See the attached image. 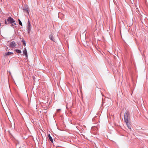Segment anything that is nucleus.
Returning <instances> with one entry per match:
<instances>
[{"mask_svg": "<svg viewBox=\"0 0 148 148\" xmlns=\"http://www.w3.org/2000/svg\"><path fill=\"white\" fill-rule=\"evenodd\" d=\"M130 113L129 111H126L124 114V119L125 123L128 121V119L129 118Z\"/></svg>", "mask_w": 148, "mask_h": 148, "instance_id": "f257e3e1", "label": "nucleus"}, {"mask_svg": "<svg viewBox=\"0 0 148 148\" xmlns=\"http://www.w3.org/2000/svg\"><path fill=\"white\" fill-rule=\"evenodd\" d=\"M8 22L10 23H12L15 22V21L13 18L11 17H9L8 18L7 20H5V24H8Z\"/></svg>", "mask_w": 148, "mask_h": 148, "instance_id": "f03ea898", "label": "nucleus"}, {"mask_svg": "<svg viewBox=\"0 0 148 148\" xmlns=\"http://www.w3.org/2000/svg\"><path fill=\"white\" fill-rule=\"evenodd\" d=\"M16 45V44L15 42L14 41L10 42L8 45V46L13 48L15 47Z\"/></svg>", "mask_w": 148, "mask_h": 148, "instance_id": "7ed1b4c3", "label": "nucleus"}, {"mask_svg": "<svg viewBox=\"0 0 148 148\" xmlns=\"http://www.w3.org/2000/svg\"><path fill=\"white\" fill-rule=\"evenodd\" d=\"M31 25L30 24V21L28 20V25L27 27V30L28 31V32H29L30 31V30L31 29Z\"/></svg>", "mask_w": 148, "mask_h": 148, "instance_id": "20e7f679", "label": "nucleus"}, {"mask_svg": "<svg viewBox=\"0 0 148 148\" xmlns=\"http://www.w3.org/2000/svg\"><path fill=\"white\" fill-rule=\"evenodd\" d=\"M23 53L24 54H25L26 56V57H27V50L26 49H25L23 51Z\"/></svg>", "mask_w": 148, "mask_h": 148, "instance_id": "39448f33", "label": "nucleus"}, {"mask_svg": "<svg viewBox=\"0 0 148 148\" xmlns=\"http://www.w3.org/2000/svg\"><path fill=\"white\" fill-rule=\"evenodd\" d=\"M126 125L128 127V128L129 129H131V125L129 123L128 121L127 122V123H126Z\"/></svg>", "mask_w": 148, "mask_h": 148, "instance_id": "423d86ee", "label": "nucleus"}, {"mask_svg": "<svg viewBox=\"0 0 148 148\" xmlns=\"http://www.w3.org/2000/svg\"><path fill=\"white\" fill-rule=\"evenodd\" d=\"M23 10L26 11L28 14H29V11L27 6L24 8H23Z\"/></svg>", "mask_w": 148, "mask_h": 148, "instance_id": "0eeeda50", "label": "nucleus"}, {"mask_svg": "<svg viewBox=\"0 0 148 148\" xmlns=\"http://www.w3.org/2000/svg\"><path fill=\"white\" fill-rule=\"evenodd\" d=\"M53 35L52 34H51L49 36V38L50 40L54 41L53 38Z\"/></svg>", "mask_w": 148, "mask_h": 148, "instance_id": "6e6552de", "label": "nucleus"}, {"mask_svg": "<svg viewBox=\"0 0 148 148\" xmlns=\"http://www.w3.org/2000/svg\"><path fill=\"white\" fill-rule=\"evenodd\" d=\"M48 137L49 138V139L53 143V140L52 139V138L51 136L49 134L48 135Z\"/></svg>", "mask_w": 148, "mask_h": 148, "instance_id": "1a4fd4ad", "label": "nucleus"}, {"mask_svg": "<svg viewBox=\"0 0 148 148\" xmlns=\"http://www.w3.org/2000/svg\"><path fill=\"white\" fill-rule=\"evenodd\" d=\"M13 53L12 52H8L5 53V55L6 56H8L11 54H13Z\"/></svg>", "mask_w": 148, "mask_h": 148, "instance_id": "9d476101", "label": "nucleus"}, {"mask_svg": "<svg viewBox=\"0 0 148 148\" xmlns=\"http://www.w3.org/2000/svg\"><path fill=\"white\" fill-rule=\"evenodd\" d=\"M16 52L17 53H21V50L19 49H16Z\"/></svg>", "mask_w": 148, "mask_h": 148, "instance_id": "9b49d317", "label": "nucleus"}, {"mask_svg": "<svg viewBox=\"0 0 148 148\" xmlns=\"http://www.w3.org/2000/svg\"><path fill=\"white\" fill-rule=\"evenodd\" d=\"M18 21L19 25H21V26H22V24L21 21L19 19H18Z\"/></svg>", "mask_w": 148, "mask_h": 148, "instance_id": "f8f14e48", "label": "nucleus"}, {"mask_svg": "<svg viewBox=\"0 0 148 148\" xmlns=\"http://www.w3.org/2000/svg\"><path fill=\"white\" fill-rule=\"evenodd\" d=\"M22 42H23V45L25 46L26 45V42H25V41L24 40H23Z\"/></svg>", "mask_w": 148, "mask_h": 148, "instance_id": "ddd939ff", "label": "nucleus"}, {"mask_svg": "<svg viewBox=\"0 0 148 148\" xmlns=\"http://www.w3.org/2000/svg\"><path fill=\"white\" fill-rule=\"evenodd\" d=\"M60 110H61L60 109H57V111L58 112H59L60 111Z\"/></svg>", "mask_w": 148, "mask_h": 148, "instance_id": "4468645a", "label": "nucleus"}, {"mask_svg": "<svg viewBox=\"0 0 148 148\" xmlns=\"http://www.w3.org/2000/svg\"><path fill=\"white\" fill-rule=\"evenodd\" d=\"M32 77L33 78V79H34V80H35V77L34 76H32Z\"/></svg>", "mask_w": 148, "mask_h": 148, "instance_id": "2eb2a0df", "label": "nucleus"}, {"mask_svg": "<svg viewBox=\"0 0 148 148\" xmlns=\"http://www.w3.org/2000/svg\"><path fill=\"white\" fill-rule=\"evenodd\" d=\"M9 73L10 74H11V72H9Z\"/></svg>", "mask_w": 148, "mask_h": 148, "instance_id": "dca6fc26", "label": "nucleus"}, {"mask_svg": "<svg viewBox=\"0 0 148 148\" xmlns=\"http://www.w3.org/2000/svg\"><path fill=\"white\" fill-rule=\"evenodd\" d=\"M1 23H0V26H1Z\"/></svg>", "mask_w": 148, "mask_h": 148, "instance_id": "f3484780", "label": "nucleus"}]
</instances>
